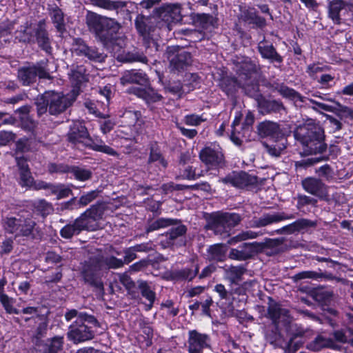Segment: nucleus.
<instances>
[{
    "mask_svg": "<svg viewBox=\"0 0 353 353\" xmlns=\"http://www.w3.org/2000/svg\"><path fill=\"white\" fill-rule=\"evenodd\" d=\"M86 23L96 37L106 48L112 50L114 56L122 52V49L125 46V39L124 37L117 35L120 25L114 19L89 12L86 17Z\"/></svg>",
    "mask_w": 353,
    "mask_h": 353,
    "instance_id": "1",
    "label": "nucleus"
},
{
    "mask_svg": "<svg viewBox=\"0 0 353 353\" xmlns=\"http://www.w3.org/2000/svg\"><path fill=\"white\" fill-rule=\"evenodd\" d=\"M70 79L74 88L71 94H63L61 92L48 91L44 94V99L48 105L51 114H57L63 112L75 100L79 94V90L84 82L87 81L85 69L83 66H77L71 71Z\"/></svg>",
    "mask_w": 353,
    "mask_h": 353,
    "instance_id": "2",
    "label": "nucleus"
},
{
    "mask_svg": "<svg viewBox=\"0 0 353 353\" xmlns=\"http://www.w3.org/2000/svg\"><path fill=\"white\" fill-rule=\"evenodd\" d=\"M294 135L295 139L302 145L303 154L305 155L322 153L326 150L324 130L319 123L312 119L299 125Z\"/></svg>",
    "mask_w": 353,
    "mask_h": 353,
    "instance_id": "3",
    "label": "nucleus"
},
{
    "mask_svg": "<svg viewBox=\"0 0 353 353\" xmlns=\"http://www.w3.org/2000/svg\"><path fill=\"white\" fill-rule=\"evenodd\" d=\"M70 141L74 143H82L86 147L106 154L117 157L118 153L111 147L105 145L101 140L94 141L90 138L88 130L81 122L73 123L68 133Z\"/></svg>",
    "mask_w": 353,
    "mask_h": 353,
    "instance_id": "4",
    "label": "nucleus"
},
{
    "mask_svg": "<svg viewBox=\"0 0 353 353\" xmlns=\"http://www.w3.org/2000/svg\"><path fill=\"white\" fill-rule=\"evenodd\" d=\"M236 70L239 75L238 79L223 78L221 87L227 94H232L239 86L244 88L246 92L248 91V83L246 82L251 79L256 72V65L248 58L237 61Z\"/></svg>",
    "mask_w": 353,
    "mask_h": 353,
    "instance_id": "5",
    "label": "nucleus"
},
{
    "mask_svg": "<svg viewBox=\"0 0 353 353\" xmlns=\"http://www.w3.org/2000/svg\"><path fill=\"white\" fill-rule=\"evenodd\" d=\"M98 324L96 319L86 314H80L75 324L70 326L68 333V339L74 343H82L94 337L93 327Z\"/></svg>",
    "mask_w": 353,
    "mask_h": 353,
    "instance_id": "6",
    "label": "nucleus"
},
{
    "mask_svg": "<svg viewBox=\"0 0 353 353\" xmlns=\"http://www.w3.org/2000/svg\"><path fill=\"white\" fill-rule=\"evenodd\" d=\"M328 17L336 25L353 23V1L332 0L328 3Z\"/></svg>",
    "mask_w": 353,
    "mask_h": 353,
    "instance_id": "7",
    "label": "nucleus"
},
{
    "mask_svg": "<svg viewBox=\"0 0 353 353\" xmlns=\"http://www.w3.org/2000/svg\"><path fill=\"white\" fill-rule=\"evenodd\" d=\"M105 205L101 203L92 205L76 219L81 230L94 231L102 228L100 221L104 218Z\"/></svg>",
    "mask_w": 353,
    "mask_h": 353,
    "instance_id": "8",
    "label": "nucleus"
},
{
    "mask_svg": "<svg viewBox=\"0 0 353 353\" xmlns=\"http://www.w3.org/2000/svg\"><path fill=\"white\" fill-rule=\"evenodd\" d=\"M123 265V261L114 256L103 257L98 253L90 259L89 263L83 270L85 279L88 282H93V277L96 272L102 269L119 268Z\"/></svg>",
    "mask_w": 353,
    "mask_h": 353,
    "instance_id": "9",
    "label": "nucleus"
},
{
    "mask_svg": "<svg viewBox=\"0 0 353 353\" xmlns=\"http://www.w3.org/2000/svg\"><path fill=\"white\" fill-rule=\"evenodd\" d=\"M5 230L16 236H30L37 230L36 223L32 216H20L19 218L9 217L4 222Z\"/></svg>",
    "mask_w": 353,
    "mask_h": 353,
    "instance_id": "10",
    "label": "nucleus"
},
{
    "mask_svg": "<svg viewBox=\"0 0 353 353\" xmlns=\"http://www.w3.org/2000/svg\"><path fill=\"white\" fill-rule=\"evenodd\" d=\"M122 123L123 128H129L130 134L126 130H121L120 133H123L125 135L118 134V136L126 139H131L134 138L136 134L141 133L143 129L144 121L142 118L141 113L139 111L134 110H126L122 115Z\"/></svg>",
    "mask_w": 353,
    "mask_h": 353,
    "instance_id": "11",
    "label": "nucleus"
},
{
    "mask_svg": "<svg viewBox=\"0 0 353 353\" xmlns=\"http://www.w3.org/2000/svg\"><path fill=\"white\" fill-rule=\"evenodd\" d=\"M241 217L235 213L212 214L208 219V228L215 232H228V230L236 225Z\"/></svg>",
    "mask_w": 353,
    "mask_h": 353,
    "instance_id": "12",
    "label": "nucleus"
},
{
    "mask_svg": "<svg viewBox=\"0 0 353 353\" xmlns=\"http://www.w3.org/2000/svg\"><path fill=\"white\" fill-rule=\"evenodd\" d=\"M48 71L47 62L42 61L36 65L19 70L18 77L23 85H28L34 82L37 77L41 79H50V76Z\"/></svg>",
    "mask_w": 353,
    "mask_h": 353,
    "instance_id": "13",
    "label": "nucleus"
},
{
    "mask_svg": "<svg viewBox=\"0 0 353 353\" xmlns=\"http://www.w3.org/2000/svg\"><path fill=\"white\" fill-rule=\"evenodd\" d=\"M200 159L210 169H217L224 164V157L221 148L212 143L203 148L199 154Z\"/></svg>",
    "mask_w": 353,
    "mask_h": 353,
    "instance_id": "14",
    "label": "nucleus"
},
{
    "mask_svg": "<svg viewBox=\"0 0 353 353\" xmlns=\"http://www.w3.org/2000/svg\"><path fill=\"white\" fill-rule=\"evenodd\" d=\"M188 343L189 353H203L205 348L210 347L209 336L196 330L189 332Z\"/></svg>",
    "mask_w": 353,
    "mask_h": 353,
    "instance_id": "15",
    "label": "nucleus"
},
{
    "mask_svg": "<svg viewBox=\"0 0 353 353\" xmlns=\"http://www.w3.org/2000/svg\"><path fill=\"white\" fill-rule=\"evenodd\" d=\"M72 51L79 56H84L90 60L102 61L104 59L103 54L99 52L96 48L88 46L81 39H74Z\"/></svg>",
    "mask_w": 353,
    "mask_h": 353,
    "instance_id": "16",
    "label": "nucleus"
},
{
    "mask_svg": "<svg viewBox=\"0 0 353 353\" xmlns=\"http://www.w3.org/2000/svg\"><path fill=\"white\" fill-rule=\"evenodd\" d=\"M294 219L292 214H287L284 212L274 214H265L259 218L254 217L249 222L248 227L262 228L272 223H278L283 220Z\"/></svg>",
    "mask_w": 353,
    "mask_h": 353,
    "instance_id": "17",
    "label": "nucleus"
},
{
    "mask_svg": "<svg viewBox=\"0 0 353 353\" xmlns=\"http://www.w3.org/2000/svg\"><path fill=\"white\" fill-rule=\"evenodd\" d=\"M302 186L305 191L321 199H325L327 195V186L317 178L304 179L302 181Z\"/></svg>",
    "mask_w": 353,
    "mask_h": 353,
    "instance_id": "18",
    "label": "nucleus"
},
{
    "mask_svg": "<svg viewBox=\"0 0 353 353\" xmlns=\"http://www.w3.org/2000/svg\"><path fill=\"white\" fill-rule=\"evenodd\" d=\"M219 181L236 188H243L254 183L255 179L244 172H234L225 177L219 179Z\"/></svg>",
    "mask_w": 353,
    "mask_h": 353,
    "instance_id": "19",
    "label": "nucleus"
},
{
    "mask_svg": "<svg viewBox=\"0 0 353 353\" xmlns=\"http://www.w3.org/2000/svg\"><path fill=\"white\" fill-rule=\"evenodd\" d=\"M268 315L273 323L276 325H287L290 322V316L288 310L282 308L276 303H270L268 307Z\"/></svg>",
    "mask_w": 353,
    "mask_h": 353,
    "instance_id": "20",
    "label": "nucleus"
},
{
    "mask_svg": "<svg viewBox=\"0 0 353 353\" xmlns=\"http://www.w3.org/2000/svg\"><path fill=\"white\" fill-rule=\"evenodd\" d=\"M121 83L123 85L128 83H137L141 85H148V79L146 75L141 72L130 70L123 73L120 79Z\"/></svg>",
    "mask_w": 353,
    "mask_h": 353,
    "instance_id": "21",
    "label": "nucleus"
},
{
    "mask_svg": "<svg viewBox=\"0 0 353 353\" xmlns=\"http://www.w3.org/2000/svg\"><path fill=\"white\" fill-rule=\"evenodd\" d=\"M192 63V57L189 52L181 50L171 59L170 65L172 69L180 71L185 69Z\"/></svg>",
    "mask_w": 353,
    "mask_h": 353,
    "instance_id": "22",
    "label": "nucleus"
},
{
    "mask_svg": "<svg viewBox=\"0 0 353 353\" xmlns=\"http://www.w3.org/2000/svg\"><path fill=\"white\" fill-rule=\"evenodd\" d=\"M130 92L144 99L147 103H153L161 99V96L150 87L145 88L133 87L130 90Z\"/></svg>",
    "mask_w": 353,
    "mask_h": 353,
    "instance_id": "23",
    "label": "nucleus"
},
{
    "mask_svg": "<svg viewBox=\"0 0 353 353\" xmlns=\"http://www.w3.org/2000/svg\"><path fill=\"white\" fill-rule=\"evenodd\" d=\"M325 347L337 350L339 346L331 339L325 338L321 335L317 336L314 340L307 344V348L314 352H318Z\"/></svg>",
    "mask_w": 353,
    "mask_h": 353,
    "instance_id": "24",
    "label": "nucleus"
},
{
    "mask_svg": "<svg viewBox=\"0 0 353 353\" xmlns=\"http://www.w3.org/2000/svg\"><path fill=\"white\" fill-rule=\"evenodd\" d=\"M17 163L20 171V184L22 186L32 187L34 179L29 170L26 160L23 158H17Z\"/></svg>",
    "mask_w": 353,
    "mask_h": 353,
    "instance_id": "25",
    "label": "nucleus"
},
{
    "mask_svg": "<svg viewBox=\"0 0 353 353\" xmlns=\"http://www.w3.org/2000/svg\"><path fill=\"white\" fill-rule=\"evenodd\" d=\"M258 106L259 111L262 114H266L270 112H279L283 109L281 103L274 100H265L262 98L258 99Z\"/></svg>",
    "mask_w": 353,
    "mask_h": 353,
    "instance_id": "26",
    "label": "nucleus"
},
{
    "mask_svg": "<svg viewBox=\"0 0 353 353\" xmlns=\"http://www.w3.org/2000/svg\"><path fill=\"white\" fill-rule=\"evenodd\" d=\"M258 130L263 136L279 137L281 133L279 125L271 121L261 123L258 126Z\"/></svg>",
    "mask_w": 353,
    "mask_h": 353,
    "instance_id": "27",
    "label": "nucleus"
},
{
    "mask_svg": "<svg viewBox=\"0 0 353 353\" xmlns=\"http://www.w3.org/2000/svg\"><path fill=\"white\" fill-rule=\"evenodd\" d=\"M154 17L147 18L143 15H138L135 20V25L138 32L143 36L149 35L152 31V27L149 26L152 23Z\"/></svg>",
    "mask_w": 353,
    "mask_h": 353,
    "instance_id": "28",
    "label": "nucleus"
},
{
    "mask_svg": "<svg viewBox=\"0 0 353 353\" xmlns=\"http://www.w3.org/2000/svg\"><path fill=\"white\" fill-rule=\"evenodd\" d=\"M117 59L123 62L139 61L145 63L147 61V58L143 54L135 50L132 52H125V50H123L121 53L117 55Z\"/></svg>",
    "mask_w": 353,
    "mask_h": 353,
    "instance_id": "29",
    "label": "nucleus"
},
{
    "mask_svg": "<svg viewBox=\"0 0 353 353\" xmlns=\"http://www.w3.org/2000/svg\"><path fill=\"white\" fill-rule=\"evenodd\" d=\"M258 48L263 57L277 62H281L282 59L281 57L276 53L272 46L267 45L265 43H260Z\"/></svg>",
    "mask_w": 353,
    "mask_h": 353,
    "instance_id": "30",
    "label": "nucleus"
},
{
    "mask_svg": "<svg viewBox=\"0 0 353 353\" xmlns=\"http://www.w3.org/2000/svg\"><path fill=\"white\" fill-rule=\"evenodd\" d=\"M139 288L141 290V295L148 301V303L145 305L147 310H150L153 305L155 301L156 294L155 292L150 288L146 282L141 281Z\"/></svg>",
    "mask_w": 353,
    "mask_h": 353,
    "instance_id": "31",
    "label": "nucleus"
},
{
    "mask_svg": "<svg viewBox=\"0 0 353 353\" xmlns=\"http://www.w3.org/2000/svg\"><path fill=\"white\" fill-rule=\"evenodd\" d=\"M34 30L31 24L26 22L24 26H21L20 29L16 31V38L20 41L30 42L34 37Z\"/></svg>",
    "mask_w": 353,
    "mask_h": 353,
    "instance_id": "32",
    "label": "nucleus"
},
{
    "mask_svg": "<svg viewBox=\"0 0 353 353\" xmlns=\"http://www.w3.org/2000/svg\"><path fill=\"white\" fill-rule=\"evenodd\" d=\"M245 269L241 266H232L225 270L226 278L232 283H238L242 279Z\"/></svg>",
    "mask_w": 353,
    "mask_h": 353,
    "instance_id": "33",
    "label": "nucleus"
},
{
    "mask_svg": "<svg viewBox=\"0 0 353 353\" xmlns=\"http://www.w3.org/2000/svg\"><path fill=\"white\" fill-rule=\"evenodd\" d=\"M166 11H168V6L159 8L157 10L158 17L154 19V21L159 23V28H163L164 26L169 28L168 26L172 23L170 14L165 13Z\"/></svg>",
    "mask_w": 353,
    "mask_h": 353,
    "instance_id": "34",
    "label": "nucleus"
},
{
    "mask_svg": "<svg viewBox=\"0 0 353 353\" xmlns=\"http://www.w3.org/2000/svg\"><path fill=\"white\" fill-rule=\"evenodd\" d=\"M227 247L223 244H215L209 248L210 256L212 259L223 261L225 258Z\"/></svg>",
    "mask_w": 353,
    "mask_h": 353,
    "instance_id": "35",
    "label": "nucleus"
},
{
    "mask_svg": "<svg viewBox=\"0 0 353 353\" xmlns=\"http://www.w3.org/2000/svg\"><path fill=\"white\" fill-rule=\"evenodd\" d=\"M310 225V221L307 219H299L294 223L283 227V232L288 234L299 231Z\"/></svg>",
    "mask_w": 353,
    "mask_h": 353,
    "instance_id": "36",
    "label": "nucleus"
},
{
    "mask_svg": "<svg viewBox=\"0 0 353 353\" xmlns=\"http://www.w3.org/2000/svg\"><path fill=\"white\" fill-rule=\"evenodd\" d=\"M36 36L39 46L46 52H50L51 48L50 46L49 38L48 37L46 32L42 29L41 26H39L37 29Z\"/></svg>",
    "mask_w": 353,
    "mask_h": 353,
    "instance_id": "37",
    "label": "nucleus"
},
{
    "mask_svg": "<svg viewBox=\"0 0 353 353\" xmlns=\"http://www.w3.org/2000/svg\"><path fill=\"white\" fill-rule=\"evenodd\" d=\"M186 232V228L183 225H178L171 229L169 233L166 234L169 241L167 243L168 245H174V241L178 238L182 236Z\"/></svg>",
    "mask_w": 353,
    "mask_h": 353,
    "instance_id": "38",
    "label": "nucleus"
},
{
    "mask_svg": "<svg viewBox=\"0 0 353 353\" xmlns=\"http://www.w3.org/2000/svg\"><path fill=\"white\" fill-rule=\"evenodd\" d=\"M81 232L77 221L75 220L72 224L66 225L61 230V235L65 239H70Z\"/></svg>",
    "mask_w": 353,
    "mask_h": 353,
    "instance_id": "39",
    "label": "nucleus"
},
{
    "mask_svg": "<svg viewBox=\"0 0 353 353\" xmlns=\"http://www.w3.org/2000/svg\"><path fill=\"white\" fill-rule=\"evenodd\" d=\"M176 221L172 219L160 218L153 221L148 227V231L151 232L172 225Z\"/></svg>",
    "mask_w": 353,
    "mask_h": 353,
    "instance_id": "40",
    "label": "nucleus"
},
{
    "mask_svg": "<svg viewBox=\"0 0 353 353\" xmlns=\"http://www.w3.org/2000/svg\"><path fill=\"white\" fill-rule=\"evenodd\" d=\"M52 19L55 27L59 32L64 30L63 13L58 7L54 8L51 13Z\"/></svg>",
    "mask_w": 353,
    "mask_h": 353,
    "instance_id": "41",
    "label": "nucleus"
},
{
    "mask_svg": "<svg viewBox=\"0 0 353 353\" xmlns=\"http://www.w3.org/2000/svg\"><path fill=\"white\" fill-rule=\"evenodd\" d=\"M34 207L43 216L50 214L53 211L52 205L44 199L36 201Z\"/></svg>",
    "mask_w": 353,
    "mask_h": 353,
    "instance_id": "42",
    "label": "nucleus"
},
{
    "mask_svg": "<svg viewBox=\"0 0 353 353\" xmlns=\"http://www.w3.org/2000/svg\"><path fill=\"white\" fill-rule=\"evenodd\" d=\"M286 139L281 138L280 142L272 145H266V149L268 153L273 157H279L282 151H283L286 147Z\"/></svg>",
    "mask_w": 353,
    "mask_h": 353,
    "instance_id": "43",
    "label": "nucleus"
},
{
    "mask_svg": "<svg viewBox=\"0 0 353 353\" xmlns=\"http://www.w3.org/2000/svg\"><path fill=\"white\" fill-rule=\"evenodd\" d=\"M279 92L284 97L293 100H300L303 101L302 97L293 89L289 88L285 85H281L278 89Z\"/></svg>",
    "mask_w": 353,
    "mask_h": 353,
    "instance_id": "44",
    "label": "nucleus"
},
{
    "mask_svg": "<svg viewBox=\"0 0 353 353\" xmlns=\"http://www.w3.org/2000/svg\"><path fill=\"white\" fill-rule=\"evenodd\" d=\"M165 13H170L172 23H177L182 19L181 7L178 4L168 6V11H166Z\"/></svg>",
    "mask_w": 353,
    "mask_h": 353,
    "instance_id": "45",
    "label": "nucleus"
},
{
    "mask_svg": "<svg viewBox=\"0 0 353 353\" xmlns=\"http://www.w3.org/2000/svg\"><path fill=\"white\" fill-rule=\"evenodd\" d=\"M63 344V338L61 336H55L52 339L46 353H58L62 350Z\"/></svg>",
    "mask_w": 353,
    "mask_h": 353,
    "instance_id": "46",
    "label": "nucleus"
},
{
    "mask_svg": "<svg viewBox=\"0 0 353 353\" xmlns=\"http://www.w3.org/2000/svg\"><path fill=\"white\" fill-rule=\"evenodd\" d=\"M72 173L73 174L75 179L82 181L89 179L92 174L89 170L79 167L73 168L72 170Z\"/></svg>",
    "mask_w": 353,
    "mask_h": 353,
    "instance_id": "47",
    "label": "nucleus"
},
{
    "mask_svg": "<svg viewBox=\"0 0 353 353\" xmlns=\"http://www.w3.org/2000/svg\"><path fill=\"white\" fill-rule=\"evenodd\" d=\"M52 192L57 199L68 197L72 193V190L63 184L56 185L55 188H52Z\"/></svg>",
    "mask_w": 353,
    "mask_h": 353,
    "instance_id": "48",
    "label": "nucleus"
},
{
    "mask_svg": "<svg viewBox=\"0 0 353 353\" xmlns=\"http://www.w3.org/2000/svg\"><path fill=\"white\" fill-rule=\"evenodd\" d=\"M206 120L203 115L188 114L184 117L183 121L188 125L196 126Z\"/></svg>",
    "mask_w": 353,
    "mask_h": 353,
    "instance_id": "49",
    "label": "nucleus"
},
{
    "mask_svg": "<svg viewBox=\"0 0 353 353\" xmlns=\"http://www.w3.org/2000/svg\"><path fill=\"white\" fill-rule=\"evenodd\" d=\"M260 234L259 232H256L254 231L248 230L245 231L237 236H234L230 241V243H232L233 242L241 241L247 239H252L256 238Z\"/></svg>",
    "mask_w": 353,
    "mask_h": 353,
    "instance_id": "50",
    "label": "nucleus"
},
{
    "mask_svg": "<svg viewBox=\"0 0 353 353\" xmlns=\"http://www.w3.org/2000/svg\"><path fill=\"white\" fill-rule=\"evenodd\" d=\"M0 301L3 305L5 310L10 314H17V310L13 307V300L9 298L7 295L0 292Z\"/></svg>",
    "mask_w": 353,
    "mask_h": 353,
    "instance_id": "51",
    "label": "nucleus"
},
{
    "mask_svg": "<svg viewBox=\"0 0 353 353\" xmlns=\"http://www.w3.org/2000/svg\"><path fill=\"white\" fill-rule=\"evenodd\" d=\"M98 194L99 191L97 190H92L83 194L79 200V205H81V206L88 205L98 196Z\"/></svg>",
    "mask_w": 353,
    "mask_h": 353,
    "instance_id": "52",
    "label": "nucleus"
},
{
    "mask_svg": "<svg viewBox=\"0 0 353 353\" xmlns=\"http://www.w3.org/2000/svg\"><path fill=\"white\" fill-rule=\"evenodd\" d=\"M93 5L107 10H114L117 8L116 2L110 0H90Z\"/></svg>",
    "mask_w": 353,
    "mask_h": 353,
    "instance_id": "53",
    "label": "nucleus"
},
{
    "mask_svg": "<svg viewBox=\"0 0 353 353\" xmlns=\"http://www.w3.org/2000/svg\"><path fill=\"white\" fill-rule=\"evenodd\" d=\"M297 208H301L306 205H315L317 203L316 199L306 195H299L297 197Z\"/></svg>",
    "mask_w": 353,
    "mask_h": 353,
    "instance_id": "54",
    "label": "nucleus"
},
{
    "mask_svg": "<svg viewBox=\"0 0 353 353\" xmlns=\"http://www.w3.org/2000/svg\"><path fill=\"white\" fill-rule=\"evenodd\" d=\"M321 277V274L313 271H304L296 274V279H318Z\"/></svg>",
    "mask_w": 353,
    "mask_h": 353,
    "instance_id": "55",
    "label": "nucleus"
},
{
    "mask_svg": "<svg viewBox=\"0 0 353 353\" xmlns=\"http://www.w3.org/2000/svg\"><path fill=\"white\" fill-rule=\"evenodd\" d=\"M14 138V135L11 132L1 131L0 132V145H6L12 141Z\"/></svg>",
    "mask_w": 353,
    "mask_h": 353,
    "instance_id": "56",
    "label": "nucleus"
},
{
    "mask_svg": "<svg viewBox=\"0 0 353 353\" xmlns=\"http://www.w3.org/2000/svg\"><path fill=\"white\" fill-rule=\"evenodd\" d=\"M257 14L254 8H249L242 11L241 17L245 21L250 23L254 20V17Z\"/></svg>",
    "mask_w": 353,
    "mask_h": 353,
    "instance_id": "57",
    "label": "nucleus"
},
{
    "mask_svg": "<svg viewBox=\"0 0 353 353\" xmlns=\"http://www.w3.org/2000/svg\"><path fill=\"white\" fill-rule=\"evenodd\" d=\"M99 94L105 97L106 100V106H108L112 94L111 85L108 84L103 88H100Z\"/></svg>",
    "mask_w": 353,
    "mask_h": 353,
    "instance_id": "58",
    "label": "nucleus"
},
{
    "mask_svg": "<svg viewBox=\"0 0 353 353\" xmlns=\"http://www.w3.org/2000/svg\"><path fill=\"white\" fill-rule=\"evenodd\" d=\"M149 161L150 162H158L163 167L166 166V163L163 160V159L161 157V154L159 152H157V150H154L153 149L151 150Z\"/></svg>",
    "mask_w": 353,
    "mask_h": 353,
    "instance_id": "59",
    "label": "nucleus"
},
{
    "mask_svg": "<svg viewBox=\"0 0 353 353\" xmlns=\"http://www.w3.org/2000/svg\"><path fill=\"white\" fill-rule=\"evenodd\" d=\"M106 119L103 121L100 122V129L103 134H107L110 132L114 125V123L112 120Z\"/></svg>",
    "mask_w": 353,
    "mask_h": 353,
    "instance_id": "60",
    "label": "nucleus"
},
{
    "mask_svg": "<svg viewBox=\"0 0 353 353\" xmlns=\"http://www.w3.org/2000/svg\"><path fill=\"white\" fill-rule=\"evenodd\" d=\"M141 332L144 334L145 345H150L152 343L151 339L153 334V330L149 325H145L141 328Z\"/></svg>",
    "mask_w": 353,
    "mask_h": 353,
    "instance_id": "61",
    "label": "nucleus"
},
{
    "mask_svg": "<svg viewBox=\"0 0 353 353\" xmlns=\"http://www.w3.org/2000/svg\"><path fill=\"white\" fill-rule=\"evenodd\" d=\"M85 107L88 108L90 113L95 114L98 117L103 119L109 117V114L108 113H101V112L97 110L94 103L91 102L85 103Z\"/></svg>",
    "mask_w": 353,
    "mask_h": 353,
    "instance_id": "62",
    "label": "nucleus"
},
{
    "mask_svg": "<svg viewBox=\"0 0 353 353\" xmlns=\"http://www.w3.org/2000/svg\"><path fill=\"white\" fill-rule=\"evenodd\" d=\"M176 125L181 134L189 139H192L197 134V131L194 129H186L178 123H176Z\"/></svg>",
    "mask_w": 353,
    "mask_h": 353,
    "instance_id": "63",
    "label": "nucleus"
},
{
    "mask_svg": "<svg viewBox=\"0 0 353 353\" xmlns=\"http://www.w3.org/2000/svg\"><path fill=\"white\" fill-rule=\"evenodd\" d=\"M183 176L190 180H194L200 176L199 174H196L195 170L191 167L188 166L183 172Z\"/></svg>",
    "mask_w": 353,
    "mask_h": 353,
    "instance_id": "64",
    "label": "nucleus"
}]
</instances>
